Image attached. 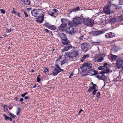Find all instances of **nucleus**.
<instances>
[{
    "label": "nucleus",
    "mask_w": 123,
    "mask_h": 123,
    "mask_svg": "<svg viewBox=\"0 0 123 123\" xmlns=\"http://www.w3.org/2000/svg\"><path fill=\"white\" fill-rule=\"evenodd\" d=\"M92 67V65L90 63L86 62L81 68L82 71L80 72L81 75L85 76L88 73H90L92 72V70L91 68Z\"/></svg>",
    "instance_id": "1"
},
{
    "label": "nucleus",
    "mask_w": 123,
    "mask_h": 123,
    "mask_svg": "<svg viewBox=\"0 0 123 123\" xmlns=\"http://www.w3.org/2000/svg\"><path fill=\"white\" fill-rule=\"evenodd\" d=\"M82 22V20L80 18L76 17L73 19L72 22L69 21L68 24L69 25L76 27Z\"/></svg>",
    "instance_id": "2"
},
{
    "label": "nucleus",
    "mask_w": 123,
    "mask_h": 123,
    "mask_svg": "<svg viewBox=\"0 0 123 123\" xmlns=\"http://www.w3.org/2000/svg\"><path fill=\"white\" fill-rule=\"evenodd\" d=\"M58 35L62 39L61 40V42L63 44L65 45L70 43L69 41L67 40L66 35L64 33H59Z\"/></svg>",
    "instance_id": "3"
},
{
    "label": "nucleus",
    "mask_w": 123,
    "mask_h": 123,
    "mask_svg": "<svg viewBox=\"0 0 123 123\" xmlns=\"http://www.w3.org/2000/svg\"><path fill=\"white\" fill-rule=\"evenodd\" d=\"M80 47L82 51L83 52H86L89 49L90 46L86 42H85L81 44Z\"/></svg>",
    "instance_id": "4"
},
{
    "label": "nucleus",
    "mask_w": 123,
    "mask_h": 123,
    "mask_svg": "<svg viewBox=\"0 0 123 123\" xmlns=\"http://www.w3.org/2000/svg\"><path fill=\"white\" fill-rule=\"evenodd\" d=\"M123 65V58L120 57L117 58L116 60V66L117 68H120Z\"/></svg>",
    "instance_id": "5"
},
{
    "label": "nucleus",
    "mask_w": 123,
    "mask_h": 123,
    "mask_svg": "<svg viewBox=\"0 0 123 123\" xmlns=\"http://www.w3.org/2000/svg\"><path fill=\"white\" fill-rule=\"evenodd\" d=\"M83 23L86 25L91 26L94 24V21L92 19L85 18L83 20Z\"/></svg>",
    "instance_id": "6"
},
{
    "label": "nucleus",
    "mask_w": 123,
    "mask_h": 123,
    "mask_svg": "<svg viewBox=\"0 0 123 123\" xmlns=\"http://www.w3.org/2000/svg\"><path fill=\"white\" fill-rule=\"evenodd\" d=\"M77 51L74 50H71L69 52L68 55L69 57L73 58L76 57L78 55Z\"/></svg>",
    "instance_id": "7"
},
{
    "label": "nucleus",
    "mask_w": 123,
    "mask_h": 123,
    "mask_svg": "<svg viewBox=\"0 0 123 123\" xmlns=\"http://www.w3.org/2000/svg\"><path fill=\"white\" fill-rule=\"evenodd\" d=\"M61 20L62 23L58 27V28L59 30L63 31H66L67 29L66 27L67 26V24L63 22L62 19H61Z\"/></svg>",
    "instance_id": "8"
},
{
    "label": "nucleus",
    "mask_w": 123,
    "mask_h": 123,
    "mask_svg": "<svg viewBox=\"0 0 123 123\" xmlns=\"http://www.w3.org/2000/svg\"><path fill=\"white\" fill-rule=\"evenodd\" d=\"M40 10L38 9H36L33 10L31 11L32 15L35 17H37L39 15Z\"/></svg>",
    "instance_id": "9"
},
{
    "label": "nucleus",
    "mask_w": 123,
    "mask_h": 123,
    "mask_svg": "<svg viewBox=\"0 0 123 123\" xmlns=\"http://www.w3.org/2000/svg\"><path fill=\"white\" fill-rule=\"evenodd\" d=\"M73 26L70 25L67 28L66 30V32L69 34H72L74 32V28Z\"/></svg>",
    "instance_id": "10"
},
{
    "label": "nucleus",
    "mask_w": 123,
    "mask_h": 123,
    "mask_svg": "<svg viewBox=\"0 0 123 123\" xmlns=\"http://www.w3.org/2000/svg\"><path fill=\"white\" fill-rule=\"evenodd\" d=\"M108 6H105L103 8L104 13L106 15H109L111 14L110 10Z\"/></svg>",
    "instance_id": "11"
},
{
    "label": "nucleus",
    "mask_w": 123,
    "mask_h": 123,
    "mask_svg": "<svg viewBox=\"0 0 123 123\" xmlns=\"http://www.w3.org/2000/svg\"><path fill=\"white\" fill-rule=\"evenodd\" d=\"M115 36V34L112 32H109L107 33L105 35V37L107 39L112 38Z\"/></svg>",
    "instance_id": "12"
},
{
    "label": "nucleus",
    "mask_w": 123,
    "mask_h": 123,
    "mask_svg": "<svg viewBox=\"0 0 123 123\" xmlns=\"http://www.w3.org/2000/svg\"><path fill=\"white\" fill-rule=\"evenodd\" d=\"M69 43H67L66 46L65 47L64 49H62V52H64L65 51H68L70 49L72 48V46L71 45L69 44Z\"/></svg>",
    "instance_id": "13"
},
{
    "label": "nucleus",
    "mask_w": 123,
    "mask_h": 123,
    "mask_svg": "<svg viewBox=\"0 0 123 123\" xmlns=\"http://www.w3.org/2000/svg\"><path fill=\"white\" fill-rule=\"evenodd\" d=\"M105 31L102 30L95 31L93 33V34L94 36H97L104 33Z\"/></svg>",
    "instance_id": "14"
},
{
    "label": "nucleus",
    "mask_w": 123,
    "mask_h": 123,
    "mask_svg": "<svg viewBox=\"0 0 123 123\" xmlns=\"http://www.w3.org/2000/svg\"><path fill=\"white\" fill-rule=\"evenodd\" d=\"M44 15H43L41 16L39 15L37 17V20L38 22L41 23H42L44 20Z\"/></svg>",
    "instance_id": "15"
},
{
    "label": "nucleus",
    "mask_w": 123,
    "mask_h": 123,
    "mask_svg": "<svg viewBox=\"0 0 123 123\" xmlns=\"http://www.w3.org/2000/svg\"><path fill=\"white\" fill-rule=\"evenodd\" d=\"M117 56L116 55L111 54V55H109L108 56V58L111 61H115L116 60Z\"/></svg>",
    "instance_id": "16"
},
{
    "label": "nucleus",
    "mask_w": 123,
    "mask_h": 123,
    "mask_svg": "<svg viewBox=\"0 0 123 123\" xmlns=\"http://www.w3.org/2000/svg\"><path fill=\"white\" fill-rule=\"evenodd\" d=\"M61 71H59V70L57 69L56 68H55L53 71L52 74L54 76H56Z\"/></svg>",
    "instance_id": "17"
},
{
    "label": "nucleus",
    "mask_w": 123,
    "mask_h": 123,
    "mask_svg": "<svg viewBox=\"0 0 123 123\" xmlns=\"http://www.w3.org/2000/svg\"><path fill=\"white\" fill-rule=\"evenodd\" d=\"M90 88H91L94 90L98 89V86L96 84H94L92 82H91L90 84Z\"/></svg>",
    "instance_id": "18"
},
{
    "label": "nucleus",
    "mask_w": 123,
    "mask_h": 123,
    "mask_svg": "<svg viewBox=\"0 0 123 123\" xmlns=\"http://www.w3.org/2000/svg\"><path fill=\"white\" fill-rule=\"evenodd\" d=\"M109 71V68H105L102 71V73H108Z\"/></svg>",
    "instance_id": "19"
},
{
    "label": "nucleus",
    "mask_w": 123,
    "mask_h": 123,
    "mask_svg": "<svg viewBox=\"0 0 123 123\" xmlns=\"http://www.w3.org/2000/svg\"><path fill=\"white\" fill-rule=\"evenodd\" d=\"M101 42V41L100 40H98L96 41L92 42V43L93 45H97L100 44Z\"/></svg>",
    "instance_id": "20"
},
{
    "label": "nucleus",
    "mask_w": 123,
    "mask_h": 123,
    "mask_svg": "<svg viewBox=\"0 0 123 123\" xmlns=\"http://www.w3.org/2000/svg\"><path fill=\"white\" fill-rule=\"evenodd\" d=\"M22 2H23L25 4L27 5L30 4V0H21Z\"/></svg>",
    "instance_id": "21"
},
{
    "label": "nucleus",
    "mask_w": 123,
    "mask_h": 123,
    "mask_svg": "<svg viewBox=\"0 0 123 123\" xmlns=\"http://www.w3.org/2000/svg\"><path fill=\"white\" fill-rule=\"evenodd\" d=\"M89 56V55L87 54L86 55H84L82 57V59L81 60V62H83V61L85 59H86Z\"/></svg>",
    "instance_id": "22"
},
{
    "label": "nucleus",
    "mask_w": 123,
    "mask_h": 123,
    "mask_svg": "<svg viewBox=\"0 0 123 123\" xmlns=\"http://www.w3.org/2000/svg\"><path fill=\"white\" fill-rule=\"evenodd\" d=\"M56 28V27L55 26L51 24L50 25L48 28L53 30H55Z\"/></svg>",
    "instance_id": "23"
},
{
    "label": "nucleus",
    "mask_w": 123,
    "mask_h": 123,
    "mask_svg": "<svg viewBox=\"0 0 123 123\" xmlns=\"http://www.w3.org/2000/svg\"><path fill=\"white\" fill-rule=\"evenodd\" d=\"M116 19L115 18H112L110 20V22L112 24H114L116 22Z\"/></svg>",
    "instance_id": "24"
},
{
    "label": "nucleus",
    "mask_w": 123,
    "mask_h": 123,
    "mask_svg": "<svg viewBox=\"0 0 123 123\" xmlns=\"http://www.w3.org/2000/svg\"><path fill=\"white\" fill-rule=\"evenodd\" d=\"M118 20L120 21H123V15H122L119 17L118 19Z\"/></svg>",
    "instance_id": "25"
},
{
    "label": "nucleus",
    "mask_w": 123,
    "mask_h": 123,
    "mask_svg": "<svg viewBox=\"0 0 123 123\" xmlns=\"http://www.w3.org/2000/svg\"><path fill=\"white\" fill-rule=\"evenodd\" d=\"M104 58L103 57H101L100 58H98L97 60V61L98 62H100L104 60Z\"/></svg>",
    "instance_id": "26"
},
{
    "label": "nucleus",
    "mask_w": 123,
    "mask_h": 123,
    "mask_svg": "<svg viewBox=\"0 0 123 123\" xmlns=\"http://www.w3.org/2000/svg\"><path fill=\"white\" fill-rule=\"evenodd\" d=\"M67 60H64L63 61H62L61 62V65H62L63 64L67 63Z\"/></svg>",
    "instance_id": "27"
},
{
    "label": "nucleus",
    "mask_w": 123,
    "mask_h": 123,
    "mask_svg": "<svg viewBox=\"0 0 123 123\" xmlns=\"http://www.w3.org/2000/svg\"><path fill=\"white\" fill-rule=\"evenodd\" d=\"M4 111L6 112H7L8 111V106L7 105H5L4 106Z\"/></svg>",
    "instance_id": "28"
},
{
    "label": "nucleus",
    "mask_w": 123,
    "mask_h": 123,
    "mask_svg": "<svg viewBox=\"0 0 123 123\" xmlns=\"http://www.w3.org/2000/svg\"><path fill=\"white\" fill-rule=\"evenodd\" d=\"M85 35L84 34L83 35H80L79 38L81 40H82L83 39V38L84 39H85V38L84 37V36H85Z\"/></svg>",
    "instance_id": "29"
},
{
    "label": "nucleus",
    "mask_w": 123,
    "mask_h": 123,
    "mask_svg": "<svg viewBox=\"0 0 123 123\" xmlns=\"http://www.w3.org/2000/svg\"><path fill=\"white\" fill-rule=\"evenodd\" d=\"M3 116L4 117V118L6 120H8L9 118V117H8L5 114L3 115Z\"/></svg>",
    "instance_id": "30"
},
{
    "label": "nucleus",
    "mask_w": 123,
    "mask_h": 123,
    "mask_svg": "<svg viewBox=\"0 0 123 123\" xmlns=\"http://www.w3.org/2000/svg\"><path fill=\"white\" fill-rule=\"evenodd\" d=\"M22 12L24 14L25 16V17H27L28 16V15L26 13L25 11L23 10Z\"/></svg>",
    "instance_id": "31"
},
{
    "label": "nucleus",
    "mask_w": 123,
    "mask_h": 123,
    "mask_svg": "<svg viewBox=\"0 0 123 123\" xmlns=\"http://www.w3.org/2000/svg\"><path fill=\"white\" fill-rule=\"evenodd\" d=\"M50 24L48 23H45L44 24L45 26L47 27L48 28H49V26Z\"/></svg>",
    "instance_id": "32"
},
{
    "label": "nucleus",
    "mask_w": 123,
    "mask_h": 123,
    "mask_svg": "<svg viewBox=\"0 0 123 123\" xmlns=\"http://www.w3.org/2000/svg\"><path fill=\"white\" fill-rule=\"evenodd\" d=\"M98 89H96L94 90L92 93V94H93V95H95L96 94V91H98Z\"/></svg>",
    "instance_id": "33"
},
{
    "label": "nucleus",
    "mask_w": 123,
    "mask_h": 123,
    "mask_svg": "<svg viewBox=\"0 0 123 123\" xmlns=\"http://www.w3.org/2000/svg\"><path fill=\"white\" fill-rule=\"evenodd\" d=\"M40 75H39L38 77H37V82H39L40 81Z\"/></svg>",
    "instance_id": "34"
},
{
    "label": "nucleus",
    "mask_w": 123,
    "mask_h": 123,
    "mask_svg": "<svg viewBox=\"0 0 123 123\" xmlns=\"http://www.w3.org/2000/svg\"><path fill=\"white\" fill-rule=\"evenodd\" d=\"M9 114L13 118H14L15 117H16V116L15 115L11 113H9Z\"/></svg>",
    "instance_id": "35"
},
{
    "label": "nucleus",
    "mask_w": 123,
    "mask_h": 123,
    "mask_svg": "<svg viewBox=\"0 0 123 123\" xmlns=\"http://www.w3.org/2000/svg\"><path fill=\"white\" fill-rule=\"evenodd\" d=\"M105 68L104 66H99L98 68V69L99 70H102L103 69Z\"/></svg>",
    "instance_id": "36"
},
{
    "label": "nucleus",
    "mask_w": 123,
    "mask_h": 123,
    "mask_svg": "<svg viewBox=\"0 0 123 123\" xmlns=\"http://www.w3.org/2000/svg\"><path fill=\"white\" fill-rule=\"evenodd\" d=\"M114 6L117 9H119L121 8V7L120 6H119L117 5H115Z\"/></svg>",
    "instance_id": "37"
},
{
    "label": "nucleus",
    "mask_w": 123,
    "mask_h": 123,
    "mask_svg": "<svg viewBox=\"0 0 123 123\" xmlns=\"http://www.w3.org/2000/svg\"><path fill=\"white\" fill-rule=\"evenodd\" d=\"M21 111V109L20 108H18V111L16 113V115H18L20 113V111Z\"/></svg>",
    "instance_id": "38"
},
{
    "label": "nucleus",
    "mask_w": 123,
    "mask_h": 123,
    "mask_svg": "<svg viewBox=\"0 0 123 123\" xmlns=\"http://www.w3.org/2000/svg\"><path fill=\"white\" fill-rule=\"evenodd\" d=\"M119 4L120 5H123V0H119Z\"/></svg>",
    "instance_id": "39"
},
{
    "label": "nucleus",
    "mask_w": 123,
    "mask_h": 123,
    "mask_svg": "<svg viewBox=\"0 0 123 123\" xmlns=\"http://www.w3.org/2000/svg\"><path fill=\"white\" fill-rule=\"evenodd\" d=\"M100 94V92H98L97 93L96 96L98 97H99Z\"/></svg>",
    "instance_id": "40"
},
{
    "label": "nucleus",
    "mask_w": 123,
    "mask_h": 123,
    "mask_svg": "<svg viewBox=\"0 0 123 123\" xmlns=\"http://www.w3.org/2000/svg\"><path fill=\"white\" fill-rule=\"evenodd\" d=\"M108 65L107 63H105L104 64L103 66H104V68H108Z\"/></svg>",
    "instance_id": "41"
},
{
    "label": "nucleus",
    "mask_w": 123,
    "mask_h": 123,
    "mask_svg": "<svg viewBox=\"0 0 123 123\" xmlns=\"http://www.w3.org/2000/svg\"><path fill=\"white\" fill-rule=\"evenodd\" d=\"M6 30V32L7 33H9L11 32V29L10 28V29H7Z\"/></svg>",
    "instance_id": "42"
},
{
    "label": "nucleus",
    "mask_w": 123,
    "mask_h": 123,
    "mask_svg": "<svg viewBox=\"0 0 123 123\" xmlns=\"http://www.w3.org/2000/svg\"><path fill=\"white\" fill-rule=\"evenodd\" d=\"M27 92H26L24 93H23V94H22L21 96H22L23 97H24L26 95H27Z\"/></svg>",
    "instance_id": "43"
},
{
    "label": "nucleus",
    "mask_w": 123,
    "mask_h": 123,
    "mask_svg": "<svg viewBox=\"0 0 123 123\" xmlns=\"http://www.w3.org/2000/svg\"><path fill=\"white\" fill-rule=\"evenodd\" d=\"M92 72H93L95 74V75L96 74H98V72L97 71H96L93 69H92Z\"/></svg>",
    "instance_id": "44"
},
{
    "label": "nucleus",
    "mask_w": 123,
    "mask_h": 123,
    "mask_svg": "<svg viewBox=\"0 0 123 123\" xmlns=\"http://www.w3.org/2000/svg\"><path fill=\"white\" fill-rule=\"evenodd\" d=\"M0 11L3 14H4L5 13V12L3 9H1L0 10Z\"/></svg>",
    "instance_id": "45"
},
{
    "label": "nucleus",
    "mask_w": 123,
    "mask_h": 123,
    "mask_svg": "<svg viewBox=\"0 0 123 123\" xmlns=\"http://www.w3.org/2000/svg\"><path fill=\"white\" fill-rule=\"evenodd\" d=\"M121 70L120 71V72H123V64L122 66L121 67Z\"/></svg>",
    "instance_id": "46"
},
{
    "label": "nucleus",
    "mask_w": 123,
    "mask_h": 123,
    "mask_svg": "<svg viewBox=\"0 0 123 123\" xmlns=\"http://www.w3.org/2000/svg\"><path fill=\"white\" fill-rule=\"evenodd\" d=\"M48 69L47 68H45L44 69V70L43 71L45 72H46L47 71H48Z\"/></svg>",
    "instance_id": "47"
},
{
    "label": "nucleus",
    "mask_w": 123,
    "mask_h": 123,
    "mask_svg": "<svg viewBox=\"0 0 123 123\" xmlns=\"http://www.w3.org/2000/svg\"><path fill=\"white\" fill-rule=\"evenodd\" d=\"M56 67L59 69H60V68L59 67V66L58 64H56Z\"/></svg>",
    "instance_id": "48"
},
{
    "label": "nucleus",
    "mask_w": 123,
    "mask_h": 123,
    "mask_svg": "<svg viewBox=\"0 0 123 123\" xmlns=\"http://www.w3.org/2000/svg\"><path fill=\"white\" fill-rule=\"evenodd\" d=\"M111 5H112L110 3V4L109 5H106V6H108L109 7V8H110L111 7Z\"/></svg>",
    "instance_id": "49"
},
{
    "label": "nucleus",
    "mask_w": 123,
    "mask_h": 123,
    "mask_svg": "<svg viewBox=\"0 0 123 123\" xmlns=\"http://www.w3.org/2000/svg\"><path fill=\"white\" fill-rule=\"evenodd\" d=\"M16 15H18V16L19 17H21V16H20V14L18 12H17L16 13Z\"/></svg>",
    "instance_id": "50"
},
{
    "label": "nucleus",
    "mask_w": 123,
    "mask_h": 123,
    "mask_svg": "<svg viewBox=\"0 0 123 123\" xmlns=\"http://www.w3.org/2000/svg\"><path fill=\"white\" fill-rule=\"evenodd\" d=\"M76 11V9L75 8H73L71 9V11Z\"/></svg>",
    "instance_id": "51"
},
{
    "label": "nucleus",
    "mask_w": 123,
    "mask_h": 123,
    "mask_svg": "<svg viewBox=\"0 0 123 123\" xmlns=\"http://www.w3.org/2000/svg\"><path fill=\"white\" fill-rule=\"evenodd\" d=\"M96 77L98 78L99 79H100V78H101V77H100V76L98 75L96 76Z\"/></svg>",
    "instance_id": "52"
},
{
    "label": "nucleus",
    "mask_w": 123,
    "mask_h": 123,
    "mask_svg": "<svg viewBox=\"0 0 123 123\" xmlns=\"http://www.w3.org/2000/svg\"><path fill=\"white\" fill-rule=\"evenodd\" d=\"M54 13V12H52L51 14H50V15H51V16L52 17L53 16V15Z\"/></svg>",
    "instance_id": "53"
},
{
    "label": "nucleus",
    "mask_w": 123,
    "mask_h": 123,
    "mask_svg": "<svg viewBox=\"0 0 123 123\" xmlns=\"http://www.w3.org/2000/svg\"><path fill=\"white\" fill-rule=\"evenodd\" d=\"M83 110L82 109H80L79 111L78 112V114H80L82 111H83Z\"/></svg>",
    "instance_id": "54"
},
{
    "label": "nucleus",
    "mask_w": 123,
    "mask_h": 123,
    "mask_svg": "<svg viewBox=\"0 0 123 123\" xmlns=\"http://www.w3.org/2000/svg\"><path fill=\"white\" fill-rule=\"evenodd\" d=\"M29 97L28 96H25L24 97V99H26L29 98Z\"/></svg>",
    "instance_id": "55"
},
{
    "label": "nucleus",
    "mask_w": 123,
    "mask_h": 123,
    "mask_svg": "<svg viewBox=\"0 0 123 123\" xmlns=\"http://www.w3.org/2000/svg\"><path fill=\"white\" fill-rule=\"evenodd\" d=\"M44 31L46 32H49V31L47 29H46Z\"/></svg>",
    "instance_id": "56"
},
{
    "label": "nucleus",
    "mask_w": 123,
    "mask_h": 123,
    "mask_svg": "<svg viewBox=\"0 0 123 123\" xmlns=\"http://www.w3.org/2000/svg\"><path fill=\"white\" fill-rule=\"evenodd\" d=\"M24 100V99L23 98H21L20 99L19 101H20L22 102Z\"/></svg>",
    "instance_id": "57"
},
{
    "label": "nucleus",
    "mask_w": 123,
    "mask_h": 123,
    "mask_svg": "<svg viewBox=\"0 0 123 123\" xmlns=\"http://www.w3.org/2000/svg\"><path fill=\"white\" fill-rule=\"evenodd\" d=\"M12 13H14V14H16V12L14 11V10H13V11H12Z\"/></svg>",
    "instance_id": "58"
},
{
    "label": "nucleus",
    "mask_w": 123,
    "mask_h": 123,
    "mask_svg": "<svg viewBox=\"0 0 123 123\" xmlns=\"http://www.w3.org/2000/svg\"><path fill=\"white\" fill-rule=\"evenodd\" d=\"M76 9V10L77 11V10H79V6L78 7H77L76 8H75Z\"/></svg>",
    "instance_id": "59"
},
{
    "label": "nucleus",
    "mask_w": 123,
    "mask_h": 123,
    "mask_svg": "<svg viewBox=\"0 0 123 123\" xmlns=\"http://www.w3.org/2000/svg\"><path fill=\"white\" fill-rule=\"evenodd\" d=\"M53 11L55 12H56L58 11V10L56 9H54L53 10Z\"/></svg>",
    "instance_id": "60"
},
{
    "label": "nucleus",
    "mask_w": 123,
    "mask_h": 123,
    "mask_svg": "<svg viewBox=\"0 0 123 123\" xmlns=\"http://www.w3.org/2000/svg\"><path fill=\"white\" fill-rule=\"evenodd\" d=\"M14 100L16 101L17 100V97H15L14 98Z\"/></svg>",
    "instance_id": "61"
},
{
    "label": "nucleus",
    "mask_w": 123,
    "mask_h": 123,
    "mask_svg": "<svg viewBox=\"0 0 123 123\" xmlns=\"http://www.w3.org/2000/svg\"><path fill=\"white\" fill-rule=\"evenodd\" d=\"M73 74H71H71H70V75L69 76V78H71V76H73Z\"/></svg>",
    "instance_id": "62"
},
{
    "label": "nucleus",
    "mask_w": 123,
    "mask_h": 123,
    "mask_svg": "<svg viewBox=\"0 0 123 123\" xmlns=\"http://www.w3.org/2000/svg\"><path fill=\"white\" fill-rule=\"evenodd\" d=\"M8 120H9L10 121H11L12 120V118H10V117H9V118Z\"/></svg>",
    "instance_id": "63"
},
{
    "label": "nucleus",
    "mask_w": 123,
    "mask_h": 123,
    "mask_svg": "<svg viewBox=\"0 0 123 123\" xmlns=\"http://www.w3.org/2000/svg\"><path fill=\"white\" fill-rule=\"evenodd\" d=\"M95 75V73H93L90 76H93V75Z\"/></svg>",
    "instance_id": "64"
}]
</instances>
